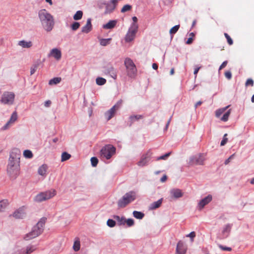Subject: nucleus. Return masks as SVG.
<instances>
[{
	"instance_id": "0eeeda50",
	"label": "nucleus",
	"mask_w": 254,
	"mask_h": 254,
	"mask_svg": "<svg viewBox=\"0 0 254 254\" xmlns=\"http://www.w3.org/2000/svg\"><path fill=\"white\" fill-rule=\"evenodd\" d=\"M15 97L13 92L4 91L1 95L0 102L4 105H12L14 102Z\"/></svg>"
},
{
	"instance_id": "aec40b11",
	"label": "nucleus",
	"mask_w": 254,
	"mask_h": 254,
	"mask_svg": "<svg viewBox=\"0 0 254 254\" xmlns=\"http://www.w3.org/2000/svg\"><path fill=\"white\" fill-rule=\"evenodd\" d=\"M18 46L23 48H30L32 46V42L30 41H27L25 40H21L18 41L17 43Z\"/></svg>"
},
{
	"instance_id": "37998d69",
	"label": "nucleus",
	"mask_w": 254,
	"mask_h": 254,
	"mask_svg": "<svg viewBox=\"0 0 254 254\" xmlns=\"http://www.w3.org/2000/svg\"><path fill=\"white\" fill-rule=\"evenodd\" d=\"M107 225L110 227H113L116 225V222L112 219H108L107 222Z\"/></svg>"
},
{
	"instance_id": "8fccbe9b",
	"label": "nucleus",
	"mask_w": 254,
	"mask_h": 254,
	"mask_svg": "<svg viewBox=\"0 0 254 254\" xmlns=\"http://www.w3.org/2000/svg\"><path fill=\"white\" fill-rule=\"evenodd\" d=\"M171 153V152H169V153H166L165 155H162V156L158 157L157 158V160H165L167 159V157H168L170 155Z\"/></svg>"
},
{
	"instance_id": "2f4dec72",
	"label": "nucleus",
	"mask_w": 254,
	"mask_h": 254,
	"mask_svg": "<svg viewBox=\"0 0 254 254\" xmlns=\"http://www.w3.org/2000/svg\"><path fill=\"white\" fill-rule=\"evenodd\" d=\"M228 106H227L225 108H221L218 109L215 112V115L217 118H219L228 108Z\"/></svg>"
},
{
	"instance_id": "052dcab7",
	"label": "nucleus",
	"mask_w": 254,
	"mask_h": 254,
	"mask_svg": "<svg viewBox=\"0 0 254 254\" xmlns=\"http://www.w3.org/2000/svg\"><path fill=\"white\" fill-rule=\"evenodd\" d=\"M192 41H193V38L192 37H190L189 38H188V39L187 40V41H186V43L187 44H190L192 43Z\"/></svg>"
},
{
	"instance_id": "f704fd0d",
	"label": "nucleus",
	"mask_w": 254,
	"mask_h": 254,
	"mask_svg": "<svg viewBox=\"0 0 254 254\" xmlns=\"http://www.w3.org/2000/svg\"><path fill=\"white\" fill-rule=\"evenodd\" d=\"M96 84L99 85H103L106 82V80L102 77H97L96 79Z\"/></svg>"
},
{
	"instance_id": "338daca9",
	"label": "nucleus",
	"mask_w": 254,
	"mask_h": 254,
	"mask_svg": "<svg viewBox=\"0 0 254 254\" xmlns=\"http://www.w3.org/2000/svg\"><path fill=\"white\" fill-rule=\"evenodd\" d=\"M46 1L48 2L50 5L53 4L52 0H46Z\"/></svg>"
},
{
	"instance_id": "cd10ccee",
	"label": "nucleus",
	"mask_w": 254,
	"mask_h": 254,
	"mask_svg": "<svg viewBox=\"0 0 254 254\" xmlns=\"http://www.w3.org/2000/svg\"><path fill=\"white\" fill-rule=\"evenodd\" d=\"M80 243L78 238L76 239L73 246V249L74 251L77 252L80 250Z\"/></svg>"
},
{
	"instance_id": "473e14b6",
	"label": "nucleus",
	"mask_w": 254,
	"mask_h": 254,
	"mask_svg": "<svg viewBox=\"0 0 254 254\" xmlns=\"http://www.w3.org/2000/svg\"><path fill=\"white\" fill-rule=\"evenodd\" d=\"M70 157H71V155L69 153H68L66 152H64L62 154L61 161L62 162L68 160Z\"/></svg>"
},
{
	"instance_id": "4be33fe9",
	"label": "nucleus",
	"mask_w": 254,
	"mask_h": 254,
	"mask_svg": "<svg viewBox=\"0 0 254 254\" xmlns=\"http://www.w3.org/2000/svg\"><path fill=\"white\" fill-rule=\"evenodd\" d=\"M25 216L23 208H20L16 210L13 214V216L15 218H23Z\"/></svg>"
},
{
	"instance_id": "39448f33",
	"label": "nucleus",
	"mask_w": 254,
	"mask_h": 254,
	"mask_svg": "<svg viewBox=\"0 0 254 254\" xmlns=\"http://www.w3.org/2000/svg\"><path fill=\"white\" fill-rule=\"evenodd\" d=\"M124 64L126 67L127 74L130 77H134L137 73V69L132 60L129 58L125 59Z\"/></svg>"
},
{
	"instance_id": "0e129e2a",
	"label": "nucleus",
	"mask_w": 254,
	"mask_h": 254,
	"mask_svg": "<svg viewBox=\"0 0 254 254\" xmlns=\"http://www.w3.org/2000/svg\"><path fill=\"white\" fill-rule=\"evenodd\" d=\"M199 69H200V67H197V68H196L194 69V72H193V73H194V74H195V77L196 76V74H197V73H198V71H199Z\"/></svg>"
},
{
	"instance_id": "49530a36",
	"label": "nucleus",
	"mask_w": 254,
	"mask_h": 254,
	"mask_svg": "<svg viewBox=\"0 0 254 254\" xmlns=\"http://www.w3.org/2000/svg\"><path fill=\"white\" fill-rule=\"evenodd\" d=\"M224 36L227 40V42L229 45H232L233 44V41L230 36L226 33H224Z\"/></svg>"
},
{
	"instance_id": "20e7f679",
	"label": "nucleus",
	"mask_w": 254,
	"mask_h": 254,
	"mask_svg": "<svg viewBox=\"0 0 254 254\" xmlns=\"http://www.w3.org/2000/svg\"><path fill=\"white\" fill-rule=\"evenodd\" d=\"M136 198V192L130 191L126 193L118 201L117 204L119 208H125L128 204L133 201Z\"/></svg>"
},
{
	"instance_id": "7ed1b4c3",
	"label": "nucleus",
	"mask_w": 254,
	"mask_h": 254,
	"mask_svg": "<svg viewBox=\"0 0 254 254\" xmlns=\"http://www.w3.org/2000/svg\"><path fill=\"white\" fill-rule=\"evenodd\" d=\"M46 220V218H42L36 225L33 227L32 231L26 235L24 239L27 241L39 236L43 231Z\"/></svg>"
},
{
	"instance_id": "9d476101",
	"label": "nucleus",
	"mask_w": 254,
	"mask_h": 254,
	"mask_svg": "<svg viewBox=\"0 0 254 254\" xmlns=\"http://www.w3.org/2000/svg\"><path fill=\"white\" fill-rule=\"evenodd\" d=\"M205 159L204 154H199L190 158L189 164L190 165H202Z\"/></svg>"
},
{
	"instance_id": "864d4df0",
	"label": "nucleus",
	"mask_w": 254,
	"mask_h": 254,
	"mask_svg": "<svg viewBox=\"0 0 254 254\" xmlns=\"http://www.w3.org/2000/svg\"><path fill=\"white\" fill-rule=\"evenodd\" d=\"M235 155V153L231 155L227 160H225L224 164L225 165L228 164L229 162L231 161V160L234 158Z\"/></svg>"
},
{
	"instance_id": "1a4fd4ad",
	"label": "nucleus",
	"mask_w": 254,
	"mask_h": 254,
	"mask_svg": "<svg viewBox=\"0 0 254 254\" xmlns=\"http://www.w3.org/2000/svg\"><path fill=\"white\" fill-rule=\"evenodd\" d=\"M138 28V26H136L135 24H131L125 38L126 42H130L134 40L137 33Z\"/></svg>"
},
{
	"instance_id": "ddd939ff",
	"label": "nucleus",
	"mask_w": 254,
	"mask_h": 254,
	"mask_svg": "<svg viewBox=\"0 0 254 254\" xmlns=\"http://www.w3.org/2000/svg\"><path fill=\"white\" fill-rule=\"evenodd\" d=\"M117 3V0H111V3H105L106 5V9L104 14L106 15L112 12L115 9Z\"/></svg>"
},
{
	"instance_id": "a19ab883",
	"label": "nucleus",
	"mask_w": 254,
	"mask_h": 254,
	"mask_svg": "<svg viewBox=\"0 0 254 254\" xmlns=\"http://www.w3.org/2000/svg\"><path fill=\"white\" fill-rule=\"evenodd\" d=\"M80 27V24L79 22H74L71 25V28L72 30L75 31L78 29Z\"/></svg>"
},
{
	"instance_id": "13d9d810",
	"label": "nucleus",
	"mask_w": 254,
	"mask_h": 254,
	"mask_svg": "<svg viewBox=\"0 0 254 254\" xmlns=\"http://www.w3.org/2000/svg\"><path fill=\"white\" fill-rule=\"evenodd\" d=\"M51 104V101L50 100L46 101L45 102L44 105L46 107H49Z\"/></svg>"
},
{
	"instance_id": "7c9ffc66",
	"label": "nucleus",
	"mask_w": 254,
	"mask_h": 254,
	"mask_svg": "<svg viewBox=\"0 0 254 254\" xmlns=\"http://www.w3.org/2000/svg\"><path fill=\"white\" fill-rule=\"evenodd\" d=\"M133 215L135 218H136L137 219H141L142 218H143V217L144 216V213H143L141 212L137 211H134L133 212Z\"/></svg>"
},
{
	"instance_id": "a878e982",
	"label": "nucleus",
	"mask_w": 254,
	"mask_h": 254,
	"mask_svg": "<svg viewBox=\"0 0 254 254\" xmlns=\"http://www.w3.org/2000/svg\"><path fill=\"white\" fill-rule=\"evenodd\" d=\"M48 167L46 165H43L38 169V174L42 176L46 175Z\"/></svg>"
},
{
	"instance_id": "f8f14e48",
	"label": "nucleus",
	"mask_w": 254,
	"mask_h": 254,
	"mask_svg": "<svg viewBox=\"0 0 254 254\" xmlns=\"http://www.w3.org/2000/svg\"><path fill=\"white\" fill-rule=\"evenodd\" d=\"M103 71L106 74H109L114 79H116L117 75L115 68L111 65L108 64L103 68Z\"/></svg>"
},
{
	"instance_id": "680f3d73",
	"label": "nucleus",
	"mask_w": 254,
	"mask_h": 254,
	"mask_svg": "<svg viewBox=\"0 0 254 254\" xmlns=\"http://www.w3.org/2000/svg\"><path fill=\"white\" fill-rule=\"evenodd\" d=\"M167 179V177L166 175H164L160 179V181L162 183L165 182Z\"/></svg>"
},
{
	"instance_id": "603ef678",
	"label": "nucleus",
	"mask_w": 254,
	"mask_h": 254,
	"mask_svg": "<svg viewBox=\"0 0 254 254\" xmlns=\"http://www.w3.org/2000/svg\"><path fill=\"white\" fill-rule=\"evenodd\" d=\"M219 248L223 251H231L232 249L230 247L219 245Z\"/></svg>"
},
{
	"instance_id": "69168bd1",
	"label": "nucleus",
	"mask_w": 254,
	"mask_h": 254,
	"mask_svg": "<svg viewBox=\"0 0 254 254\" xmlns=\"http://www.w3.org/2000/svg\"><path fill=\"white\" fill-rule=\"evenodd\" d=\"M152 68L154 69H157L158 68V65L157 64L154 63L152 64Z\"/></svg>"
},
{
	"instance_id": "393cba45",
	"label": "nucleus",
	"mask_w": 254,
	"mask_h": 254,
	"mask_svg": "<svg viewBox=\"0 0 254 254\" xmlns=\"http://www.w3.org/2000/svg\"><path fill=\"white\" fill-rule=\"evenodd\" d=\"M114 219L117 221L119 225H123L126 224V218L124 217H120L118 215H114Z\"/></svg>"
},
{
	"instance_id": "2eb2a0df",
	"label": "nucleus",
	"mask_w": 254,
	"mask_h": 254,
	"mask_svg": "<svg viewBox=\"0 0 254 254\" xmlns=\"http://www.w3.org/2000/svg\"><path fill=\"white\" fill-rule=\"evenodd\" d=\"M17 119V114L16 112H14L9 119V120L7 122V123L2 127V129L3 130L7 129L9 127L11 124H13Z\"/></svg>"
},
{
	"instance_id": "4d7b16f0",
	"label": "nucleus",
	"mask_w": 254,
	"mask_h": 254,
	"mask_svg": "<svg viewBox=\"0 0 254 254\" xmlns=\"http://www.w3.org/2000/svg\"><path fill=\"white\" fill-rule=\"evenodd\" d=\"M227 63H228L227 61H224V62H223V63L220 66L219 70H220L222 69H223V68H224L227 65Z\"/></svg>"
},
{
	"instance_id": "a18cd8bd",
	"label": "nucleus",
	"mask_w": 254,
	"mask_h": 254,
	"mask_svg": "<svg viewBox=\"0 0 254 254\" xmlns=\"http://www.w3.org/2000/svg\"><path fill=\"white\" fill-rule=\"evenodd\" d=\"M91 162L92 166L96 167L98 163V159L95 157L91 158Z\"/></svg>"
},
{
	"instance_id": "5fc2aeb1",
	"label": "nucleus",
	"mask_w": 254,
	"mask_h": 254,
	"mask_svg": "<svg viewBox=\"0 0 254 254\" xmlns=\"http://www.w3.org/2000/svg\"><path fill=\"white\" fill-rule=\"evenodd\" d=\"M225 76L228 79H230L232 78V73L230 71H226L225 72Z\"/></svg>"
},
{
	"instance_id": "58836bf2",
	"label": "nucleus",
	"mask_w": 254,
	"mask_h": 254,
	"mask_svg": "<svg viewBox=\"0 0 254 254\" xmlns=\"http://www.w3.org/2000/svg\"><path fill=\"white\" fill-rule=\"evenodd\" d=\"M180 28V25H175V26L173 27L170 30V34L171 35H173L175 34L178 30H179Z\"/></svg>"
},
{
	"instance_id": "a211bd4d",
	"label": "nucleus",
	"mask_w": 254,
	"mask_h": 254,
	"mask_svg": "<svg viewBox=\"0 0 254 254\" xmlns=\"http://www.w3.org/2000/svg\"><path fill=\"white\" fill-rule=\"evenodd\" d=\"M212 196L211 195H208L203 199H201L198 204L199 209H202L205 205L209 203L212 200Z\"/></svg>"
},
{
	"instance_id": "6e6552de",
	"label": "nucleus",
	"mask_w": 254,
	"mask_h": 254,
	"mask_svg": "<svg viewBox=\"0 0 254 254\" xmlns=\"http://www.w3.org/2000/svg\"><path fill=\"white\" fill-rule=\"evenodd\" d=\"M100 152L102 157L109 159L115 153L116 148L112 145H107L102 148Z\"/></svg>"
},
{
	"instance_id": "b1692460",
	"label": "nucleus",
	"mask_w": 254,
	"mask_h": 254,
	"mask_svg": "<svg viewBox=\"0 0 254 254\" xmlns=\"http://www.w3.org/2000/svg\"><path fill=\"white\" fill-rule=\"evenodd\" d=\"M162 201L163 198H160L157 201L152 203L150 205V209L151 210H154L159 208L161 206L162 203Z\"/></svg>"
},
{
	"instance_id": "f257e3e1",
	"label": "nucleus",
	"mask_w": 254,
	"mask_h": 254,
	"mask_svg": "<svg viewBox=\"0 0 254 254\" xmlns=\"http://www.w3.org/2000/svg\"><path fill=\"white\" fill-rule=\"evenodd\" d=\"M20 156V151L17 149H13L10 154L7 173L12 180H15L19 175Z\"/></svg>"
},
{
	"instance_id": "ea45409f",
	"label": "nucleus",
	"mask_w": 254,
	"mask_h": 254,
	"mask_svg": "<svg viewBox=\"0 0 254 254\" xmlns=\"http://www.w3.org/2000/svg\"><path fill=\"white\" fill-rule=\"evenodd\" d=\"M39 64L38 63L35 64L32 66V67L30 68V74L31 75H32L35 73V72L36 71V70L37 69V68L39 66Z\"/></svg>"
},
{
	"instance_id": "de8ad7c7",
	"label": "nucleus",
	"mask_w": 254,
	"mask_h": 254,
	"mask_svg": "<svg viewBox=\"0 0 254 254\" xmlns=\"http://www.w3.org/2000/svg\"><path fill=\"white\" fill-rule=\"evenodd\" d=\"M245 86H254V80L251 78H249L247 80L245 83Z\"/></svg>"
},
{
	"instance_id": "c9c22d12",
	"label": "nucleus",
	"mask_w": 254,
	"mask_h": 254,
	"mask_svg": "<svg viewBox=\"0 0 254 254\" xmlns=\"http://www.w3.org/2000/svg\"><path fill=\"white\" fill-rule=\"evenodd\" d=\"M231 113V110L227 111L221 118V120L223 122H226L228 120L229 117Z\"/></svg>"
},
{
	"instance_id": "c03bdc74",
	"label": "nucleus",
	"mask_w": 254,
	"mask_h": 254,
	"mask_svg": "<svg viewBox=\"0 0 254 254\" xmlns=\"http://www.w3.org/2000/svg\"><path fill=\"white\" fill-rule=\"evenodd\" d=\"M126 224H127L128 227H131L134 225V222L132 219H126Z\"/></svg>"
},
{
	"instance_id": "3c124183",
	"label": "nucleus",
	"mask_w": 254,
	"mask_h": 254,
	"mask_svg": "<svg viewBox=\"0 0 254 254\" xmlns=\"http://www.w3.org/2000/svg\"><path fill=\"white\" fill-rule=\"evenodd\" d=\"M227 133H225L224 135L223 139L221 141V144H220L221 146L224 145L227 142L228 138H227Z\"/></svg>"
},
{
	"instance_id": "4c0bfd02",
	"label": "nucleus",
	"mask_w": 254,
	"mask_h": 254,
	"mask_svg": "<svg viewBox=\"0 0 254 254\" xmlns=\"http://www.w3.org/2000/svg\"><path fill=\"white\" fill-rule=\"evenodd\" d=\"M24 156L26 158H31L33 157L32 152L29 150H26L23 152Z\"/></svg>"
},
{
	"instance_id": "bf43d9fd",
	"label": "nucleus",
	"mask_w": 254,
	"mask_h": 254,
	"mask_svg": "<svg viewBox=\"0 0 254 254\" xmlns=\"http://www.w3.org/2000/svg\"><path fill=\"white\" fill-rule=\"evenodd\" d=\"M132 20H133V22L132 23V24H135L136 26H138V25L137 24V18L136 16H133L132 17Z\"/></svg>"
},
{
	"instance_id": "09e8293b",
	"label": "nucleus",
	"mask_w": 254,
	"mask_h": 254,
	"mask_svg": "<svg viewBox=\"0 0 254 254\" xmlns=\"http://www.w3.org/2000/svg\"><path fill=\"white\" fill-rule=\"evenodd\" d=\"M231 225L230 224H227L223 229V233L225 234V233H229L231 231Z\"/></svg>"
},
{
	"instance_id": "79ce46f5",
	"label": "nucleus",
	"mask_w": 254,
	"mask_h": 254,
	"mask_svg": "<svg viewBox=\"0 0 254 254\" xmlns=\"http://www.w3.org/2000/svg\"><path fill=\"white\" fill-rule=\"evenodd\" d=\"M131 6L129 4L125 5L121 9L122 12H125L131 9Z\"/></svg>"
},
{
	"instance_id": "e433bc0d",
	"label": "nucleus",
	"mask_w": 254,
	"mask_h": 254,
	"mask_svg": "<svg viewBox=\"0 0 254 254\" xmlns=\"http://www.w3.org/2000/svg\"><path fill=\"white\" fill-rule=\"evenodd\" d=\"M111 38L102 39L100 40V44L101 46H106L110 43Z\"/></svg>"
},
{
	"instance_id": "6ab92c4d",
	"label": "nucleus",
	"mask_w": 254,
	"mask_h": 254,
	"mask_svg": "<svg viewBox=\"0 0 254 254\" xmlns=\"http://www.w3.org/2000/svg\"><path fill=\"white\" fill-rule=\"evenodd\" d=\"M170 192L172 198H178L183 196L182 190L178 189H172Z\"/></svg>"
},
{
	"instance_id": "4468645a",
	"label": "nucleus",
	"mask_w": 254,
	"mask_h": 254,
	"mask_svg": "<svg viewBox=\"0 0 254 254\" xmlns=\"http://www.w3.org/2000/svg\"><path fill=\"white\" fill-rule=\"evenodd\" d=\"M150 155L149 152L143 154L141 157L140 160L137 162L138 166L140 167H143L147 165L149 161Z\"/></svg>"
},
{
	"instance_id": "bb28decb",
	"label": "nucleus",
	"mask_w": 254,
	"mask_h": 254,
	"mask_svg": "<svg viewBox=\"0 0 254 254\" xmlns=\"http://www.w3.org/2000/svg\"><path fill=\"white\" fill-rule=\"evenodd\" d=\"M143 116L140 115H132L129 118V121L130 122V126L136 121L143 119Z\"/></svg>"
},
{
	"instance_id": "c756f323",
	"label": "nucleus",
	"mask_w": 254,
	"mask_h": 254,
	"mask_svg": "<svg viewBox=\"0 0 254 254\" xmlns=\"http://www.w3.org/2000/svg\"><path fill=\"white\" fill-rule=\"evenodd\" d=\"M61 80L62 79L61 77H55L50 80L49 84L50 85L57 84L58 83H59L61 81Z\"/></svg>"
},
{
	"instance_id": "f03ea898",
	"label": "nucleus",
	"mask_w": 254,
	"mask_h": 254,
	"mask_svg": "<svg viewBox=\"0 0 254 254\" xmlns=\"http://www.w3.org/2000/svg\"><path fill=\"white\" fill-rule=\"evenodd\" d=\"M38 17L43 29L48 32L51 31L55 26L53 16L43 9L39 11Z\"/></svg>"
},
{
	"instance_id": "9b49d317",
	"label": "nucleus",
	"mask_w": 254,
	"mask_h": 254,
	"mask_svg": "<svg viewBox=\"0 0 254 254\" xmlns=\"http://www.w3.org/2000/svg\"><path fill=\"white\" fill-rule=\"evenodd\" d=\"M122 103V100H119L112 108L105 113V116L107 121L110 120L114 116L116 111L121 106Z\"/></svg>"
},
{
	"instance_id": "5701e85b",
	"label": "nucleus",
	"mask_w": 254,
	"mask_h": 254,
	"mask_svg": "<svg viewBox=\"0 0 254 254\" xmlns=\"http://www.w3.org/2000/svg\"><path fill=\"white\" fill-rule=\"evenodd\" d=\"M117 23L116 20H110L107 24L103 26V28L106 29H111L115 27Z\"/></svg>"
},
{
	"instance_id": "f3484780",
	"label": "nucleus",
	"mask_w": 254,
	"mask_h": 254,
	"mask_svg": "<svg viewBox=\"0 0 254 254\" xmlns=\"http://www.w3.org/2000/svg\"><path fill=\"white\" fill-rule=\"evenodd\" d=\"M187 248L183 242L179 241L177 244L176 253L178 254H186Z\"/></svg>"
},
{
	"instance_id": "412c9836",
	"label": "nucleus",
	"mask_w": 254,
	"mask_h": 254,
	"mask_svg": "<svg viewBox=\"0 0 254 254\" xmlns=\"http://www.w3.org/2000/svg\"><path fill=\"white\" fill-rule=\"evenodd\" d=\"M92 29L91 20L88 18L87 20L86 24L82 28L81 31L83 33H88Z\"/></svg>"
},
{
	"instance_id": "e2e57ef3",
	"label": "nucleus",
	"mask_w": 254,
	"mask_h": 254,
	"mask_svg": "<svg viewBox=\"0 0 254 254\" xmlns=\"http://www.w3.org/2000/svg\"><path fill=\"white\" fill-rule=\"evenodd\" d=\"M202 102L201 101H198L196 103V104L194 105L195 108H196L198 106H200L202 104Z\"/></svg>"
},
{
	"instance_id": "774afa93",
	"label": "nucleus",
	"mask_w": 254,
	"mask_h": 254,
	"mask_svg": "<svg viewBox=\"0 0 254 254\" xmlns=\"http://www.w3.org/2000/svg\"><path fill=\"white\" fill-rule=\"evenodd\" d=\"M174 68H172L171 71H170V74L171 75H173L174 74Z\"/></svg>"
},
{
	"instance_id": "dca6fc26",
	"label": "nucleus",
	"mask_w": 254,
	"mask_h": 254,
	"mask_svg": "<svg viewBox=\"0 0 254 254\" xmlns=\"http://www.w3.org/2000/svg\"><path fill=\"white\" fill-rule=\"evenodd\" d=\"M49 57H53L56 60L59 61L61 59L62 57L61 51L57 48L53 49L50 51Z\"/></svg>"
},
{
	"instance_id": "72a5a7b5",
	"label": "nucleus",
	"mask_w": 254,
	"mask_h": 254,
	"mask_svg": "<svg viewBox=\"0 0 254 254\" xmlns=\"http://www.w3.org/2000/svg\"><path fill=\"white\" fill-rule=\"evenodd\" d=\"M83 15V12L82 11L78 10L77 11L75 14L73 16V19L75 20H78L81 19Z\"/></svg>"
},
{
	"instance_id": "c85d7f7f",
	"label": "nucleus",
	"mask_w": 254,
	"mask_h": 254,
	"mask_svg": "<svg viewBox=\"0 0 254 254\" xmlns=\"http://www.w3.org/2000/svg\"><path fill=\"white\" fill-rule=\"evenodd\" d=\"M8 204L7 200L4 199L0 201V211H3Z\"/></svg>"
},
{
	"instance_id": "423d86ee",
	"label": "nucleus",
	"mask_w": 254,
	"mask_h": 254,
	"mask_svg": "<svg viewBox=\"0 0 254 254\" xmlns=\"http://www.w3.org/2000/svg\"><path fill=\"white\" fill-rule=\"evenodd\" d=\"M56 194V191L54 189H51L48 191L41 192L38 194L34 198L36 202H42L48 200L53 197Z\"/></svg>"
},
{
	"instance_id": "6e6d98bb",
	"label": "nucleus",
	"mask_w": 254,
	"mask_h": 254,
	"mask_svg": "<svg viewBox=\"0 0 254 254\" xmlns=\"http://www.w3.org/2000/svg\"><path fill=\"white\" fill-rule=\"evenodd\" d=\"M187 237H190L191 239V241H193V238L195 237V233L194 232H191L188 234Z\"/></svg>"
}]
</instances>
